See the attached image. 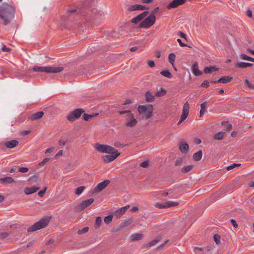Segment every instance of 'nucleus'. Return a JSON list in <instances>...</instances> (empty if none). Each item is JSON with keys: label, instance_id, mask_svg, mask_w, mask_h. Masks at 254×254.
<instances>
[{"label": "nucleus", "instance_id": "41", "mask_svg": "<svg viewBox=\"0 0 254 254\" xmlns=\"http://www.w3.org/2000/svg\"><path fill=\"white\" fill-rule=\"evenodd\" d=\"M85 188V186H81L76 189L75 190V194L77 195H80V194H81Z\"/></svg>", "mask_w": 254, "mask_h": 254}, {"label": "nucleus", "instance_id": "52", "mask_svg": "<svg viewBox=\"0 0 254 254\" xmlns=\"http://www.w3.org/2000/svg\"><path fill=\"white\" fill-rule=\"evenodd\" d=\"M46 190H47V188H45L43 190L39 191L38 193V195L40 197H42L44 195V194H45V193L46 191Z\"/></svg>", "mask_w": 254, "mask_h": 254}, {"label": "nucleus", "instance_id": "21", "mask_svg": "<svg viewBox=\"0 0 254 254\" xmlns=\"http://www.w3.org/2000/svg\"><path fill=\"white\" fill-rule=\"evenodd\" d=\"M145 100L147 102H151L154 101L155 99L154 96L153 95L152 93L148 91L146 92L145 94Z\"/></svg>", "mask_w": 254, "mask_h": 254}, {"label": "nucleus", "instance_id": "60", "mask_svg": "<svg viewBox=\"0 0 254 254\" xmlns=\"http://www.w3.org/2000/svg\"><path fill=\"white\" fill-rule=\"evenodd\" d=\"M187 118L184 117H183V116H181V118L179 121V122L178 123V125H180L182 123H183Z\"/></svg>", "mask_w": 254, "mask_h": 254}, {"label": "nucleus", "instance_id": "61", "mask_svg": "<svg viewBox=\"0 0 254 254\" xmlns=\"http://www.w3.org/2000/svg\"><path fill=\"white\" fill-rule=\"evenodd\" d=\"M247 15L248 17H252V15H253V14H252V11L250 9H248L247 11Z\"/></svg>", "mask_w": 254, "mask_h": 254}, {"label": "nucleus", "instance_id": "36", "mask_svg": "<svg viewBox=\"0 0 254 254\" xmlns=\"http://www.w3.org/2000/svg\"><path fill=\"white\" fill-rule=\"evenodd\" d=\"M240 58L242 60H248V61H251V62H254V58H252L251 57H249V56H248L247 55L244 54H241L240 55Z\"/></svg>", "mask_w": 254, "mask_h": 254}, {"label": "nucleus", "instance_id": "49", "mask_svg": "<svg viewBox=\"0 0 254 254\" xmlns=\"http://www.w3.org/2000/svg\"><path fill=\"white\" fill-rule=\"evenodd\" d=\"M149 165V161H144L141 162L140 164V166L142 168H147Z\"/></svg>", "mask_w": 254, "mask_h": 254}, {"label": "nucleus", "instance_id": "30", "mask_svg": "<svg viewBox=\"0 0 254 254\" xmlns=\"http://www.w3.org/2000/svg\"><path fill=\"white\" fill-rule=\"evenodd\" d=\"M143 238V235L142 234L135 233L133 234L131 236V241H138Z\"/></svg>", "mask_w": 254, "mask_h": 254}, {"label": "nucleus", "instance_id": "19", "mask_svg": "<svg viewBox=\"0 0 254 254\" xmlns=\"http://www.w3.org/2000/svg\"><path fill=\"white\" fill-rule=\"evenodd\" d=\"M44 114V113L43 111H39L32 114L30 116V119L32 120H36L41 118L43 116Z\"/></svg>", "mask_w": 254, "mask_h": 254}, {"label": "nucleus", "instance_id": "3", "mask_svg": "<svg viewBox=\"0 0 254 254\" xmlns=\"http://www.w3.org/2000/svg\"><path fill=\"white\" fill-rule=\"evenodd\" d=\"M62 66L53 67V66H34L33 70L36 72H45L46 73H59L64 70Z\"/></svg>", "mask_w": 254, "mask_h": 254}, {"label": "nucleus", "instance_id": "54", "mask_svg": "<svg viewBox=\"0 0 254 254\" xmlns=\"http://www.w3.org/2000/svg\"><path fill=\"white\" fill-rule=\"evenodd\" d=\"M19 171L21 173H26L28 171V168L27 167H20L19 169Z\"/></svg>", "mask_w": 254, "mask_h": 254}, {"label": "nucleus", "instance_id": "27", "mask_svg": "<svg viewBox=\"0 0 254 254\" xmlns=\"http://www.w3.org/2000/svg\"><path fill=\"white\" fill-rule=\"evenodd\" d=\"M14 181V180L10 177H6L0 179V183L1 184H10Z\"/></svg>", "mask_w": 254, "mask_h": 254}, {"label": "nucleus", "instance_id": "31", "mask_svg": "<svg viewBox=\"0 0 254 254\" xmlns=\"http://www.w3.org/2000/svg\"><path fill=\"white\" fill-rule=\"evenodd\" d=\"M106 153H108V154L120 153L119 152H118V151L117 149H116V148H115L112 146H109V145H107Z\"/></svg>", "mask_w": 254, "mask_h": 254}, {"label": "nucleus", "instance_id": "48", "mask_svg": "<svg viewBox=\"0 0 254 254\" xmlns=\"http://www.w3.org/2000/svg\"><path fill=\"white\" fill-rule=\"evenodd\" d=\"M94 115H91L87 114H84L83 115V119L85 121H88L90 119L93 118Z\"/></svg>", "mask_w": 254, "mask_h": 254}, {"label": "nucleus", "instance_id": "14", "mask_svg": "<svg viewBox=\"0 0 254 254\" xmlns=\"http://www.w3.org/2000/svg\"><path fill=\"white\" fill-rule=\"evenodd\" d=\"M39 189V187L32 186L31 187L25 188L24 191L26 194H30L36 192Z\"/></svg>", "mask_w": 254, "mask_h": 254}, {"label": "nucleus", "instance_id": "6", "mask_svg": "<svg viewBox=\"0 0 254 254\" xmlns=\"http://www.w3.org/2000/svg\"><path fill=\"white\" fill-rule=\"evenodd\" d=\"M155 20V16L150 14L139 24V27L148 28L154 24Z\"/></svg>", "mask_w": 254, "mask_h": 254}, {"label": "nucleus", "instance_id": "7", "mask_svg": "<svg viewBox=\"0 0 254 254\" xmlns=\"http://www.w3.org/2000/svg\"><path fill=\"white\" fill-rule=\"evenodd\" d=\"M85 111L81 108H78L74 110L72 112H70L67 116V119L70 122H73L75 120L79 118L82 113H83Z\"/></svg>", "mask_w": 254, "mask_h": 254}, {"label": "nucleus", "instance_id": "18", "mask_svg": "<svg viewBox=\"0 0 254 254\" xmlns=\"http://www.w3.org/2000/svg\"><path fill=\"white\" fill-rule=\"evenodd\" d=\"M107 145L97 143L95 145V148L98 152L106 153Z\"/></svg>", "mask_w": 254, "mask_h": 254}, {"label": "nucleus", "instance_id": "8", "mask_svg": "<svg viewBox=\"0 0 254 254\" xmlns=\"http://www.w3.org/2000/svg\"><path fill=\"white\" fill-rule=\"evenodd\" d=\"M68 14V19L70 21H72L74 19H77L76 17H79L82 14L79 8H71L66 10Z\"/></svg>", "mask_w": 254, "mask_h": 254}, {"label": "nucleus", "instance_id": "57", "mask_svg": "<svg viewBox=\"0 0 254 254\" xmlns=\"http://www.w3.org/2000/svg\"><path fill=\"white\" fill-rule=\"evenodd\" d=\"M148 64L150 67H153L155 65L154 62L151 60L148 62Z\"/></svg>", "mask_w": 254, "mask_h": 254}, {"label": "nucleus", "instance_id": "22", "mask_svg": "<svg viewBox=\"0 0 254 254\" xmlns=\"http://www.w3.org/2000/svg\"><path fill=\"white\" fill-rule=\"evenodd\" d=\"M125 213V208H121L114 212L113 216L117 219H119Z\"/></svg>", "mask_w": 254, "mask_h": 254}, {"label": "nucleus", "instance_id": "2", "mask_svg": "<svg viewBox=\"0 0 254 254\" xmlns=\"http://www.w3.org/2000/svg\"><path fill=\"white\" fill-rule=\"evenodd\" d=\"M118 112L120 115L126 114V122L125 125L127 127H133L136 126L137 123L136 119L134 118L133 114L129 110L119 111Z\"/></svg>", "mask_w": 254, "mask_h": 254}, {"label": "nucleus", "instance_id": "39", "mask_svg": "<svg viewBox=\"0 0 254 254\" xmlns=\"http://www.w3.org/2000/svg\"><path fill=\"white\" fill-rule=\"evenodd\" d=\"M176 56L175 54L171 53L169 55L168 58L169 60V61L171 64L174 65V63H175V60Z\"/></svg>", "mask_w": 254, "mask_h": 254}, {"label": "nucleus", "instance_id": "46", "mask_svg": "<svg viewBox=\"0 0 254 254\" xmlns=\"http://www.w3.org/2000/svg\"><path fill=\"white\" fill-rule=\"evenodd\" d=\"M10 235V233L7 232H2L0 234V239H4L5 238H7L8 236H9Z\"/></svg>", "mask_w": 254, "mask_h": 254}, {"label": "nucleus", "instance_id": "64", "mask_svg": "<svg viewBox=\"0 0 254 254\" xmlns=\"http://www.w3.org/2000/svg\"><path fill=\"white\" fill-rule=\"evenodd\" d=\"M53 149H54V148H53V147H51V148H48V149H46V150L45 151V153H52V152L53 151Z\"/></svg>", "mask_w": 254, "mask_h": 254}, {"label": "nucleus", "instance_id": "23", "mask_svg": "<svg viewBox=\"0 0 254 254\" xmlns=\"http://www.w3.org/2000/svg\"><path fill=\"white\" fill-rule=\"evenodd\" d=\"M253 64L248 63L240 62L236 64L235 67L236 68H246L248 66H253Z\"/></svg>", "mask_w": 254, "mask_h": 254}, {"label": "nucleus", "instance_id": "10", "mask_svg": "<svg viewBox=\"0 0 254 254\" xmlns=\"http://www.w3.org/2000/svg\"><path fill=\"white\" fill-rule=\"evenodd\" d=\"M187 0H173L168 4L167 8L168 9L176 8L185 3Z\"/></svg>", "mask_w": 254, "mask_h": 254}, {"label": "nucleus", "instance_id": "34", "mask_svg": "<svg viewBox=\"0 0 254 254\" xmlns=\"http://www.w3.org/2000/svg\"><path fill=\"white\" fill-rule=\"evenodd\" d=\"M102 223V218L100 216H98L96 218L95 221V224L94 227L95 229H99L101 226Z\"/></svg>", "mask_w": 254, "mask_h": 254}, {"label": "nucleus", "instance_id": "17", "mask_svg": "<svg viewBox=\"0 0 254 254\" xmlns=\"http://www.w3.org/2000/svg\"><path fill=\"white\" fill-rule=\"evenodd\" d=\"M192 71L195 76H199L202 74V72L198 69V65L197 62L193 64L192 66Z\"/></svg>", "mask_w": 254, "mask_h": 254}, {"label": "nucleus", "instance_id": "28", "mask_svg": "<svg viewBox=\"0 0 254 254\" xmlns=\"http://www.w3.org/2000/svg\"><path fill=\"white\" fill-rule=\"evenodd\" d=\"M207 102H204L200 105V110L199 112V117H202L206 112V107Z\"/></svg>", "mask_w": 254, "mask_h": 254}, {"label": "nucleus", "instance_id": "47", "mask_svg": "<svg viewBox=\"0 0 254 254\" xmlns=\"http://www.w3.org/2000/svg\"><path fill=\"white\" fill-rule=\"evenodd\" d=\"M156 207L158 208H167V206L166 205V203L165 202L164 204L160 203H157L156 204Z\"/></svg>", "mask_w": 254, "mask_h": 254}, {"label": "nucleus", "instance_id": "29", "mask_svg": "<svg viewBox=\"0 0 254 254\" xmlns=\"http://www.w3.org/2000/svg\"><path fill=\"white\" fill-rule=\"evenodd\" d=\"M218 68L215 66H209L206 67L204 69V72L206 74H210L213 71H217Z\"/></svg>", "mask_w": 254, "mask_h": 254}, {"label": "nucleus", "instance_id": "44", "mask_svg": "<svg viewBox=\"0 0 254 254\" xmlns=\"http://www.w3.org/2000/svg\"><path fill=\"white\" fill-rule=\"evenodd\" d=\"M241 165L240 163H233L232 165L227 167V170L230 171L236 167H240Z\"/></svg>", "mask_w": 254, "mask_h": 254}, {"label": "nucleus", "instance_id": "26", "mask_svg": "<svg viewBox=\"0 0 254 254\" xmlns=\"http://www.w3.org/2000/svg\"><path fill=\"white\" fill-rule=\"evenodd\" d=\"M189 145L188 143L185 142L182 143L179 147L180 151L183 153H187L189 149Z\"/></svg>", "mask_w": 254, "mask_h": 254}, {"label": "nucleus", "instance_id": "58", "mask_svg": "<svg viewBox=\"0 0 254 254\" xmlns=\"http://www.w3.org/2000/svg\"><path fill=\"white\" fill-rule=\"evenodd\" d=\"M179 34L180 36L182 38H184L185 39H186L187 36H186V34L180 31V32H179Z\"/></svg>", "mask_w": 254, "mask_h": 254}, {"label": "nucleus", "instance_id": "51", "mask_svg": "<svg viewBox=\"0 0 254 254\" xmlns=\"http://www.w3.org/2000/svg\"><path fill=\"white\" fill-rule=\"evenodd\" d=\"M88 229H89L88 227H84L82 229L78 230V233L79 234H82L84 233L87 232Z\"/></svg>", "mask_w": 254, "mask_h": 254}, {"label": "nucleus", "instance_id": "5", "mask_svg": "<svg viewBox=\"0 0 254 254\" xmlns=\"http://www.w3.org/2000/svg\"><path fill=\"white\" fill-rule=\"evenodd\" d=\"M49 222V219L48 218H43L38 222L35 223L32 226L29 227L27 231L29 232H34L46 227Z\"/></svg>", "mask_w": 254, "mask_h": 254}, {"label": "nucleus", "instance_id": "16", "mask_svg": "<svg viewBox=\"0 0 254 254\" xmlns=\"http://www.w3.org/2000/svg\"><path fill=\"white\" fill-rule=\"evenodd\" d=\"M189 109L190 105L188 102H186L183 106V113L181 116L187 118L189 113Z\"/></svg>", "mask_w": 254, "mask_h": 254}, {"label": "nucleus", "instance_id": "24", "mask_svg": "<svg viewBox=\"0 0 254 254\" xmlns=\"http://www.w3.org/2000/svg\"><path fill=\"white\" fill-rule=\"evenodd\" d=\"M233 78L230 76H224L218 80V82L225 84L231 81Z\"/></svg>", "mask_w": 254, "mask_h": 254}, {"label": "nucleus", "instance_id": "33", "mask_svg": "<svg viewBox=\"0 0 254 254\" xmlns=\"http://www.w3.org/2000/svg\"><path fill=\"white\" fill-rule=\"evenodd\" d=\"M192 168H193V165H192L186 166L184 167L182 169L181 171L183 173L186 174V173L190 172V171H191Z\"/></svg>", "mask_w": 254, "mask_h": 254}, {"label": "nucleus", "instance_id": "20", "mask_svg": "<svg viewBox=\"0 0 254 254\" xmlns=\"http://www.w3.org/2000/svg\"><path fill=\"white\" fill-rule=\"evenodd\" d=\"M18 144V141L16 140H11L5 143V146L7 148H12L16 146Z\"/></svg>", "mask_w": 254, "mask_h": 254}, {"label": "nucleus", "instance_id": "53", "mask_svg": "<svg viewBox=\"0 0 254 254\" xmlns=\"http://www.w3.org/2000/svg\"><path fill=\"white\" fill-rule=\"evenodd\" d=\"M245 83L247 87H248L250 88H252V89L254 88V87H252V84H251L250 82L248 79H246L245 80Z\"/></svg>", "mask_w": 254, "mask_h": 254}, {"label": "nucleus", "instance_id": "15", "mask_svg": "<svg viewBox=\"0 0 254 254\" xmlns=\"http://www.w3.org/2000/svg\"><path fill=\"white\" fill-rule=\"evenodd\" d=\"M148 8L146 7V6L140 5V4H135L130 6L128 9L130 11H135V10H145L147 9Z\"/></svg>", "mask_w": 254, "mask_h": 254}, {"label": "nucleus", "instance_id": "43", "mask_svg": "<svg viewBox=\"0 0 254 254\" xmlns=\"http://www.w3.org/2000/svg\"><path fill=\"white\" fill-rule=\"evenodd\" d=\"M220 236L218 234H215L213 237L214 241L217 245H219L220 243Z\"/></svg>", "mask_w": 254, "mask_h": 254}, {"label": "nucleus", "instance_id": "45", "mask_svg": "<svg viewBox=\"0 0 254 254\" xmlns=\"http://www.w3.org/2000/svg\"><path fill=\"white\" fill-rule=\"evenodd\" d=\"M209 86V82L208 80H205L200 85V87L204 88H208Z\"/></svg>", "mask_w": 254, "mask_h": 254}, {"label": "nucleus", "instance_id": "11", "mask_svg": "<svg viewBox=\"0 0 254 254\" xmlns=\"http://www.w3.org/2000/svg\"><path fill=\"white\" fill-rule=\"evenodd\" d=\"M120 155V153H116L105 155L103 157L104 161L106 163L111 162L116 159Z\"/></svg>", "mask_w": 254, "mask_h": 254}, {"label": "nucleus", "instance_id": "62", "mask_svg": "<svg viewBox=\"0 0 254 254\" xmlns=\"http://www.w3.org/2000/svg\"><path fill=\"white\" fill-rule=\"evenodd\" d=\"M159 10V7H157L156 8H155L151 12V14H153V15H155V14L158 11V10Z\"/></svg>", "mask_w": 254, "mask_h": 254}, {"label": "nucleus", "instance_id": "63", "mask_svg": "<svg viewBox=\"0 0 254 254\" xmlns=\"http://www.w3.org/2000/svg\"><path fill=\"white\" fill-rule=\"evenodd\" d=\"M232 128V125L229 124L226 126V130L229 131Z\"/></svg>", "mask_w": 254, "mask_h": 254}, {"label": "nucleus", "instance_id": "32", "mask_svg": "<svg viewBox=\"0 0 254 254\" xmlns=\"http://www.w3.org/2000/svg\"><path fill=\"white\" fill-rule=\"evenodd\" d=\"M225 135V133L224 132L220 131L215 134L214 138L216 140H221L223 138Z\"/></svg>", "mask_w": 254, "mask_h": 254}, {"label": "nucleus", "instance_id": "25", "mask_svg": "<svg viewBox=\"0 0 254 254\" xmlns=\"http://www.w3.org/2000/svg\"><path fill=\"white\" fill-rule=\"evenodd\" d=\"M202 156V152L201 150H199L197 152L195 153L193 156L192 158L195 161H198L201 160Z\"/></svg>", "mask_w": 254, "mask_h": 254}, {"label": "nucleus", "instance_id": "4", "mask_svg": "<svg viewBox=\"0 0 254 254\" xmlns=\"http://www.w3.org/2000/svg\"><path fill=\"white\" fill-rule=\"evenodd\" d=\"M138 111L142 115V119L147 120L152 116L153 107L151 105H140L138 107Z\"/></svg>", "mask_w": 254, "mask_h": 254}, {"label": "nucleus", "instance_id": "37", "mask_svg": "<svg viewBox=\"0 0 254 254\" xmlns=\"http://www.w3.org/2000/svg\"><path fill=\"white\" fill-rule=\"evenodd\" d=\"M161 240V238H159L157 239L154 240L152 241L151 242H149L146 245V247H151L153 246H155L160 240Z\"/></svg>", "mask_w": 254, "mask_h": 254}, {"label": "nucleus", "instance_id": "12", "mask_svg": "<svg viewBox=\"0 0 254 254\" xmlns=\"http://www.w3.org/2000/svg\"><path fill=\"white\" fill-rule=\"evenodd\" d=\"M149 12L148 11H144L143 12L138 15L137 16L133 17L131 19V22L134 23H137L144 18L148 14Z\"/></svg>", "mask_w": 254, "mask_h": 254}, {"label": "nucleus", "instance_id": "59", "mask_svg": "<svg viewBox=\"0 0 254 254\" xmlns=\"http://www.w3.org/2000/svg\"><path fill=\"white\" fill-rule=\"evenodd\" d=\"M10 49L6 47V46L3 45L2 47L1 48V50L3 52H8L10 51Z\"/></svg>", "mask_w": 254, "mask_h": 254}, {"label": "nucleus", "instance_id": "1", "mask_svg": "<svg viewBox=\"0 0 254 254\" xmlns=\"http://www.w3.org/2000/svg\"><path fill=\"white\" fill-rule=\"evenodd\" d=\"M15 8L11 4L3 2L0 5V23L6 25L10 23L14 17Z\"/></svg>", "mask_w": 254, "mask_h": 254}, {"label": "nucleus", "instance_id": "50", "mask_svg": "<svg viewBox=\"0 0 254 254\" xmlns=\"http://www.w3.org/2000/svg\"><path fill=\"white\" fill-rule=\"evenodd\" d=\"M50 160L49 158H45L42 162L39 163V165L40 166H44L48 161Z\"/></svg>", "mask_w": 254, "mask_h": 254}, {"label": "nucleus", "instance_id": "9", "mask_svg": "<svg viewBox=\"0 0 254 254\" xmlns=\"http://www.w3.org/2000/svg\"><path fill=\"white\" fill-rule=\"evenodd\" d=\"M110 183L109 180H106L99 183L93 190L94 193L100 192L102 191Z\"/></svg>", "mask_w": 254, "mask_h": 254}, {"label": "nucleus", "instance_id": "56", "mask_svg": "<svg viewBox=\"0 0 254 254\" xmlns=\"http://www.w3.org/2000/svg\"><path fill=\"white\" fill-rule=\"evenodd\" d=\"M177 41L179 43V44L181 47H184L188 46L186 44L183 43L180 39H178Z\"/></svg>", "mask_w": 254, "mask_h": 254}, {"label": "nucleus", "instance_id": "55", "mask_svg": "<svg viewBox=\"0 0 254 254\" xmlns=\"http://www.w3.org/2000/svg\"><path fill=\"white\" fill-rule=\"evenodd\" d=\"M230 222H231V223L234 226V228H238V225L237 224L236 221L234 219H231L230 220Z\"/></svg>", "mask_w": 254, "mask_h": 254}, {"label": "nucleus", "instance_id": "38", "mask_svg": "<svg viewBox=\"0 0 254 254\" xmlns=\"http://www.w3.org/2000/svg\"><path fill=\"white\" fill-rule=\"evenodd\" d=\"M113 216H114L112 215H109L106 216L104 219V222L107 224H109L112 222Z\"/></svg>", "mask_w": 254, "mask_h": 254}, {"label": "nucleus", "instance_id": "42", "mask_svg": "<svg viewBox=\"0 0 254 254\" xmlns=\"http://www.w3.org/2000/svg\"><path fill=\"white\" fill-rule=\"evenodd\" d=\"M166 93V91L165 89L162 88V89H161V90L159 91H158L156 93V96L157 97H161V96H162L165 95Z\"/></svg>", "mask_w": 254, "mask_h": 254}, {"label": "nucleus", "instance_id": "40", "mask_svg": "<svg viewBox=\"0 0 254 254\" xmlns=\"http://www.w3.org/2000/svg\"><path fill=\"white\" fill-rule=\"evenodd\" d=\"M166 205L167 206V208L172 207V206H178L179 203L177 202L172 201H169L166 202Z\"/></svg>", "mask_w": 254, "mask_h": 254}, {"label": "nucleus", "instance_id": "35", "mask_svg": "<svg viewBox=\"0 0 254 254\" xmlns=\"http://www.w3.org/2000/svg\"><path fill=\"white\" fill-rule=\"evenodd\" d=\"M160 73L167 78H171L172 77V75L169 70H162L160 72Z\"/></svg>", "mask_w": 254, "mask_h": 254}, {"label": "nucleus", "instance_id": "13", "mask_svg": "<svg viewBox=\"0 0 254 254\" xmlns=\"http://www.w3.org/2000/svg\"><path fill=\"white\" fill-rule=\"evenodd\" d=\"M94 201V199L93 198H91L82 201V202L80 204V207L82 209H84L90 205Z\"/></svg>", "mask_w": 254, "mask_h": 254}]
</instances>
